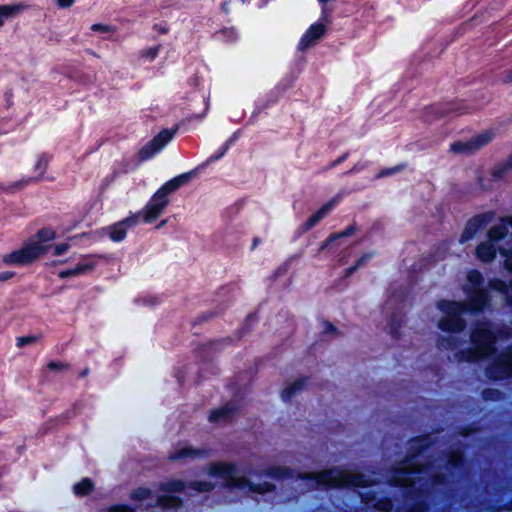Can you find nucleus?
I'll use <instances>...</instances> for the list:
<instances>
[{"label":"nucleus","instance_id":"393cba45","mask_svg":"<svg viewBox=\"0 0 512 512\" xmlns=\"http://www.w3.org/2000/svg\"><path fill=\"white\" fill-rule=\"evenodd\" d=\"M509 174H512V153L505 161L496 164L490 172L493 181L504 180Z\"/></svg>","mask_w":512,"mask_h":512},{"label":"nucleus","instance_id":"20e7f679","mask_svg":"<svg viewBox=\"0 0 512 512\" xmlns=\"http://www.w3.org/2000/svg\"><path fill=\"white\" fill-rule=\"evenodd\" d=\"M238 466L233 462H212L208 466V475L225 480V486L230 489L247 488L255 494H266L276 490V485L272 482L263 481L261 483H253L247 477H236Z\"/></svg>","mask_w":512,"mask_h":512},{"label":"nucleus","instance_id":"9d476101","mask_svg":"<svg viewBox=\"0 0 512 512\" xmlns=\"http://www.w3.org/2000/svg\"><path fill=\"white\" fill-rule=\"evenodd\" d=\"M466 301H460L461 308L469 314L483 313L491 304V296L488 289H464Z\"/></svg>","mask_w":512,"mask_h":512},{"label":"nucleus","instance_id":"8fccbe9b","mask_svg":"<svg viewBox=\"0 0 512 512\" xmlns=\"http://www.w3.org/2000/svg\"><path fill=\"white\" fill-rule=\"evenodd\" d=\"M216 33L226 37L229 41H235L237 39V31L235 28H223Z\"/></svg>","mask_w":512,"mask_h":512},{"label":"nucleus","instance_id":"37998d69","mask_svg":"<svg viewBox=\"0 0 512 512\" xmlns=\"http://www.w3.org/2000/svg\"><path fill=\"white\" fill-rule=\"evenodd\" d=\"M161 46L156 45L153 47H149L140 52V57L143 59H147L149 61H153L159 54Z\"/></svg>","mask_w":512,"mask_h":512},{"label":"nucleus","instance_id":"0e129e2a","mask_svg":"<svg viewBox=\"0 0 512 512\" xmlns=\"http://www.w3.org/2000/svg\"><path fill=\"white\" fill-rule=\"evenodd\" d=\"M474 431H476V428H474L472 425H467L461 428L459 434L463 437H467Z\"/></svg>","mask_w":512,"mask_h":512},{"label":"nucleus","instance_id":"e2e57ef3","mask_svg":"<svg viewBox=\"0 0 512 512\" xmlns=\"http://www.w3.org/2000/svg\"><path fill=\"white\" fill-rule=\"evenodd\" d=\"M76 0H55L56 5L60 9L70 8Z\"/></svg>","mask_w":512,"mask_h":512},{"label":"nucleus","instance_id":"cd10ccee","mask_svg":"<svg viewBox=\"0 0 512 512\" xmlns=\"http://www.w3.org/2000/svg\"><path fill=\"white\" fill-rule=\"evenodd\" d=\"M27 8L28 6L23 3L0 5V27L4 25L6 19L16 16Z\"/></svg>","mask_w":512,"mask_h":512},{"label":"nucleus","instance_id":"6ab92c4d","mask_svg":"<svg viewBox=\"0 0 512 512\" xmlns=\"http://www.w3.org/2000/svg\"><path fill=\"white\" fill-rule=\"evenodd\" d=\"M211 456V450L207 448H194L191 446L177 449L168 456L170 461H180L187 458H208Z\"/></svg>","mask_w":512,"mask_h":512},{"label":"nucleus","instance_id":"c03bdc74","mask_svg":"<svg viewBox=\"0 0 512 512\" xmlns=\"http://www.w3.org/2000/svg\"><path fill=\"white\" fill-rule=\"evenodd\" d=\"M141 218L140 211L134 214H131L130 216L122 219L120 222L125 226V228L128 230V228L135 227L139 223V219Z\"/></svg>","mask_w":512,"mask_h":512},{"label":"nucleus","instance_id":"b1692460","mask_svg":"<svg viewBox=\"0 0 512 512\" xmlns=\"http://www.w3.org/2000/svg\"><path fill=\"white\" fill-rule=\"evenodd\" d=\"M231 337H225L221 339L211 340L207 343L201 344L197 346L195 349V354L198 358L201 359V361H207L210 357L211 351L215 350L218 346H220L222 343H232Z\"/></svg>","mask_w":512,"mask_h":512},{"label":"nucleus","instance_id":"c756f323","mask_svg":"<svg viewBox=\"0 0 512 512\" xmlns=\"http://www.w3.org/2000/svg\"><path fill=\"white\" fill-rule=\"evenodd\" d=\"M105 232L113 242H121L127 235V229L120 221L106 227Z\"/></svg>","mask_w":512,"mask_h":512},{"label":"nucleus","instance_id":"f3484780","mask_svg":"<svg viewBox=\"0 0 512 512\" xmlns=\"http://www.w3.org/2000/svg\"><path fill=\"white\" fill-rule=\"evenodd\" d=\"M338 201L337 197L323 204L315 213H313L304 223L298 227V233L304 234L315 227L327 214L335 207Z\"/></svg>","mask_w":512,"mask_h":512},{"label":"nucleus","instance_id":"4d7b16f0","mask_svg":"<svg viewBox=\"0 0 512 512\" xmlns=\"http://www.w3.org/2000/svg\"><path fill=\"white\" fill-rule=\"evenodd\" d=\"M360 499L363 504L368 505L376 499V493L374 491L361 493Z\"/></svg>","mask_w":512,"mask_h":512},{"label":"nucleus","instance_id":"2f4dec72","mask_svg":"<svg viewBox=\"0 0 512 512\" xmlns=\"http://www.w3.org/2000/svg\"><path fill=\"white\" fill-rule=\"evenodd\" d=\"M178 127L175 126L172 129H162L156 136L152 138L154 143L157 145V147L161 150L164 148L165 145H167L175 135Z\"/></svg>","mask_w":512,"mask_h":512},{"label":"nucleus","instance_id":"a878e982","mask_svg":"<svg viewBox=\"0 0 512 512\" xmlns=\"http://www.w3.org/2000/svg\"><path fill=\"white\" fill-rule=\"evenodd\" d=\"M308 377L296 379L293 383L286 386L281 392V398L284 402H289L298 392L302 391L308 384Z\"/></svg>","mask_w":512,"mask_h":512},{"label":"nucleus","instance_id":"4be33fe9","mask_svg":"<svg viewBox=\"0 0 512 512\" xmlns=\"http://www.w3.org/2000/svg\"><path fill=\"white\" fill-rule=\"evenodd\" d=\"M512 215L501 218V224L492 226L487 232V241L497 245L500 241L504 240L508 236V226L512 228L510 224Z\"/></svg>","mask_w":512,"mask_h":512},{"label":"nucleus","instance_id":"2eb2a0df","mask_svg":"<svg viewBox=\"0 0 512 512\" xmlns=\"http://www.w3.org/2000/svg\"><path fill=\"white\" fill-rule=\"evenodd\" d=\"M327 32V28L323 23L316 22L309 26L305 33L301 36L298 43V50L305 51L313 46L316 41L320 40Z\"/></svg>","mask_w":512,"mask_h":512},{"label":"nucleus","instance_id":"4468645a","mask_svg":"<svg viewBox=\"0 0 512 512\" xmlns=\"http://www.w3.org/2000/svg\"><path fill=\"white\" fill-rule=\"evenodd\" d=\"M51 158L52 156L46 152L39 154L37 161L35 162L33 167L34 171L38 172L37 177L22 178L21 180L15 181L8 186H5L4 184L0 183V189L5 192L13 193L19 189H22L30 182L41 180L48 169Z\"/></svg>","mask_w":512,"mask_h":512},{"label":"nucleus","instance_id":"0eeeda50","mask_svg":"<svg viewBox=\"0 0 512 512\" xmlns=\"http://www.w3.org/2000/svg\"><path fill=\"white\" fill-rule=\"evenodd\" d=\"M460 301L441 299L437 308L443 313L437 327L445 333L458 334L465 330L466 320L462 317L466 312L461 308Z\"/></svg>","mask_w":512,"mask_h":512},{"label":"nucleus","instance_id":"6e6d98bb","mask_svg":"<svg viewBox=\"0 0 512 512\" xmlns=\"http://www.w3.org/2000/svg\"><path fill=\"white\" fill-rule=\"evenodd\" d=\"M323 333L324 334H339L337 327L330 321H323Z\"/></svg>","mask_w":512,"mask_h":512},{"label":"nucleus","instance_id":"69168bd1","mask_svg":"<svg viewBox=\"0 0 512 512\" xmlns=\"http://www.w3.org/2000/svg\"><path fill=\"white\" fill-rule=\"evenodd\" d=\"M14 276H15V272H13V271H2V272H0V282L10 280Z\"/></svg>","mask_w":512,"mask_h":512},{"label":"nucleus","instance_id":"f8f14e48","mask_svg":"<svg viewBox=\"0 0 512 512\" xmlns=\"http://www.w3.org/2000/svg\"><path fill=\"white\" fill-rule=\"evenodd\" d=\"M469 112L466 103L462 100H452L434 103L425 108L427 118H443L450 114L463 115Z\"/></svg>","mask_w":512,"mask_h":512},{"label":"nucleus","instance_id":"c85d7f7f","mask_svg":"<svg viewBox=\"0 0 512 512\" xmlns=\"http://www.w3.org/2000/svg\"><path fill=\"white\" fill-rule=\"evenodd\" d=\"M467 284L463 286L464 289H485L484 282L485 278L481 271L478 269H471L466 275Z\"/></svg>","mask_w":512,"mask_h":512},{"label":"nucleus","instance_id":"9b49d317","mask_svg":"<svg viewBox=\"0 0 512 512\" xmlns=\"http://www.w3.org/2000/svg\"><path fill=\"white\" fill-rule=\"evenodd\" d=\"M494 217V211H485L469 218L459 237V244L464 245L474 239L478 233L482 232L493 221Z\"/></svg>","mask_w":512,"mask_h":512},{"label":"nucleus","instance_id":"6e6552de","mask_svg":"<svg viewBox=\"0 0 512 512\" xmlns=\"http://www.w3.org/2000/svg\"><path fill=\"white\" fill-rule=\"evenodd\" d=\"M489 380L500 381L512 378V345L506 347L487 367Z\"/></svg>","mask_w":512,"mask_h":512},{"label":"nucleus","instance_id":"473e14b6","mask_svg":"<svg viewBox=\"0 0 512 512\" xmlns=\"http://www.w3.org/2000/svg\"><path fill=\"white\" fill-rule=\"evenodd\" d=\"M159 151H160V149L157 147V145L151 139L144 146H142L140 148V150L138 151V159L140 162L147 161V160L153 158Z\"/></svg>","mask_w":512,"mask_h":512},{"label":"nucleus","instance_id":"052dcab7","mask_svg":"<svg viewBox=\"0 0 512 512\" xmlns=\"http://www.w3.org/2000/svg\"><path fill=\"white\" fill-rule=\"evenodd\" d=\"M70 245L68 243H60L54 246L53 255L60 256L68 251Z\"/></svg>","mask_w":512,"mask_h":512},{"label":"nucleus","instance_id":"7c9ffc66","mask_svg":"<svg viewBox=\"0 0 512 512\" xmlns=\"http://www.w3.org/2000/svg\"><path fill=\"white\" fill-rule=\"evenodd\" d=\"M95 489V484L90 478H83L73 486L76 496L84 497L90 495Z\"/></svg>","mask_w":512,"mask_h":512},{"label":"nucleus","instance_id":"f704fd0d","mask_svg":"<svg viewBox=\"0 0 512 512\" xmlns=\"http://www.w3.org/2000/svg\"><path fill=\"white\" fill-rule=\"evenodd\" d=\"M509 282L500 279V278H492L488 282L489 290L496 291L501 293L504 297L508 295Z\"/></svg>","mask_w":512,"mask_h":512},{"label":"nucleus","instance_id":"13d9d810","mask_svg":"<svg viewBox=\"0 0 512 512\" xmlns=\"http://www.w3.org/2000/svg\"><path fill=\"white\" fill-rule=\"evenodd\" d=\"M501 511L512 512V497L504 504H501L497 507L492 506L491 512H501Z\"/></svg>","mask_w":512,"mask_h":512},{"label":"nucleus","instance_id":"c9c22d12","mask_svg":"<svg viewBox=\"0 0 512 512\" xmlns=\"http://www.w3.org/2000/svg\"><path fill=\"white\" fill-rule=\"evenodd\" d=\"M187 486L199 493H209L214 490L215 484L210 481H190Z\"/></svg>","mask_w":512,"mask_h":512},{"label":"nucleus","instance_id":"a18cd8bd","mask_svg":"<svg viewBox=\"0 0 512 512\" xmlns=\"http://www.w3.org/2000/svg\"><path fill=\"white\" fill-rule=\"evenodd\" d=\"M108 512H136L135 508L129 504L117 503L108 508Z\"/></svg>","mask_w":512,"mask_h":512},{"label":"nucleus","instance_id":"de8ad7c7","mask_svg":"<svg viewBox=\"0 0 512 512\" xmlns=\"http://www.w3.org/2000/svg\"><path fill=\"white\" fill-rule=\"evenodd\" d=\"M390 334L391 336L398 340L401 336L400 328H401V321H396L394 317L391 318L390 324Z\"/></svg>","mask_w":512,"mask_h":512},{"label":"nucleus","instance_id":"bf43d9fd","mask_svg":"<svg viewBox=\"0 0 512 512\" xmlns=\"http://www.w3.org/2000/svg\"><path fill=\"white\" fill-rule=\"evenodd\" d=\"M215 316H216L215 312H212V311L204 312L196 318V320L194 321V324H202V323L207 322L208 320L214 318Z\"/></svg>","mask_w":512,"mask_h":512},{"label":"nucleus","instance_id":"ddd939ff","mask_svg":"<svg viewBox=\"0 0 512 512\" xmlns=\"http://www.w3.org/2000/svg\"><path fill=\"white\" fill-rule=\"evenodd\" d=\"M493 138L494 133L492 131H485L468 141H454L451 143L449 150L455 154H474L492 142Z\"/></svg>","mask_w":512,"mask_h":512},{"label":"nucleus","instance_id":"4c0bfd02","mask_svg":"<svg viewBox=\"0 0 512 512\" xmlns=\"http://www.w3.org/2000/svg\"><path fill=\"white\" fill-rule=\"evenodd\" d=\"M374 508L380 512H390L393 509V500L389 496H383L376 500Z\"/></svg>","mask_w":512,"mask_h":512},{"label":"nucleus","instance_id":"ea45409f","mask_svg":"<svg viewBox=\"0 0 512 512\" xmlns=\"http://www.w3.org/2000/svg\"><path fill=\"white\" fill-rule=\"evenodd\" d=\"M41 339L40 335L21 336L16 339V346L21 348L26 345L34 344Z\"/></svg>","mask_w":512,"mask_h":512},{"label":"nucleus","instance_id":"338daca9","mask_svg":"<svg viewBox=\"0 0 512 512\" xmlns=\"http://www.w3.org/2000/svg\"><path fill=\"white\" fill-rule=\"evenodd\" d=\"M239 134H240V130L233 132L232 135L224 143L226 145H228L229 147H231L233 145V143L238 139Z\"/></svg>","mask_w":512,"mask_h":512},{"label":"nucleus","instance_id":"603ef678","mask_svg":"<svg viewBox=\"0 0 512 512\" xmlns=\"http://www.w3.org/2000/svg\"><path fill=\"white\" fill-rule=\"evenodd\" d=\"M373 252H366L362 254L354 263V266L357 268V270L367 264V262L373 257Z\"/></svg>","mask_w":512,"mask_h":512},{"label":"nucleus","instance_id":"dca6fc26","mask_svg":"<svg viewBox=\"0 0 512 512\" xmlns=\"http://www.w3.org/2000/svg\"><path fill=\"white\" fill-rule=\"evenodd\" d=\"M95 255H84L82 256V261L78 262L73 268L63 269L58 272V277L60 279H66L70 277H76L80 275H84L88 272L93 271L97 262L93 260Z\"/></svg>","mask_w":512,"mask_h":512},{"label":"nucleus","instance_id":"680f3d73","mask_svg":"<svg viewBox=\"0 0 512 512\" xmlns=\"http://www.w3.org/2000/svg\"><path fill=\"white\" fill-rule=\"evenodd\" d=\"M229 149H230V147L228 145H226L225 143H223L221 145V147L218 149V151L210 157V159L213 161L219 160L227 153V151Z\"/></svg>","mask_w":512,"mask_h":512},{"label":"nucleus","instance_id":"864d4df0","mask_svg":"<svg viewBox=\"0 0 512 512\" xmlns=\"http://www.w3.org/2000/svg\"><path fill=\"white\" fill-rule=\"evenodd\" d=\"M349 155H350L349 151H346L341 156H339L337 159L330 162L329 165L324 170L327 171V170H330V169H333V168L339 166L340 164H342L343 162H345L348 159Z\"/></svg>","mask_w":512,"mask_h":512},{"label":"nucleus","instance_id":"e433bc0d","mask_svg":"<svg viewBox=\"0 0 512 512\" xmlns=\"http://www.w3.org/2000/svg\"><path fill=\"white\" fill-rule=\"evenodd\" d=\"M152 496V490L148 487H137L130 493V499L134 501H143Z\"/></svg>","mask_w":512,"mask_h":512},{"label":"nucleus","instance_id":"412c9836","mask_svg":"<svg viewBox=\"0 0 512 512\" xmlns=\"http://www.w3.org/2000/svg\"><path fill=\"white\" fill-rule=\"evenodd\" d=\"M499 248L497 245L485 240L475 247L474 255L482 263H492L499 253Z\"/></svg>","mask_w":512,"mask_h":512},{"label":"nucleus","instance_id":"a211bd4d","mask_svg":"<svg viewBox=\"0 0 512 512\" xmlns=\"http://www.w3.org/2000/svg\"><path fill=\"white\" fill-rule=\"evenodd\" d=\"M431 442L428 436H416L409 440L405 462H411L422 455L429 447Z\"/></svg>","mask_w":512,"mask_h":512},{"label":"nucleus","instance_id":"a19ab883","mask_svg":"<svg viewBox=\"0 0 512 512\" xmlns=\"http://www.w3.org/2000/svg\"><path fill=\"white\" fill-rule=\"evenodd\" d=\"M430 482L434 486L446 485L449 481L448 475L442 472H436L430 475Z\"/></svg>","mask_w":512,"mask_h":512},{"label":"nucleus","instance_id":"7ed1b4c3","mask_svg":"<svg viewBox=\"0 0 512 512\" xmlns=\"http://www.w3.org/2000/svg\"><path fill=\"white\" fill-rule=\"evenodd\" d=\"M55 237L56 232L52 228L43 227L30 237L20 249L5 254L2 261L11 266L31 265L47 253L49 246L45 243L54 240Z\"/></svg>","mask_w":512,"mask_h":512},{"label":"nucleus","instance_id":"f03ea898","mask_svg":"<svg viewBox=\"0 0 512 512\" xmlns=\"http://www.w3.org/2000/svg\"><path fill=\"white\" fill-rule=\"evenodd\" d=\"M470 341L472 347L455 352L454 357L458 362L476 363L496 352L497 334L488 321L480 322L472 329Z\"/></svg>","mask_w":512,"mask_h":512},{"label":"nucleus","instance_id":"aec40b11","mask_svg":"<svg viewBox=\"0 0 512 512\" xmlns=\"http://www.w3.org/2000/svg\"><path fill=\"white\" fill-rule=\"evenodd\" d=\"M237 411V406L232 402H228L219 408L211 410L208 420L211 423L228 422L232 420Z\"/></svg>","mask_w":512,"mask_h":512},{"label":"nucleus","instance_id":"58836bf2","mask_svg":"<svg viewBox=\"0 0 512 512\" xmlns=\"http://www.w3.org/2000/svg\"><path fill=\"white\" fill-rule=\"evenodd\" d=\"M499 254L504 257V268L512 274V249L501 247Z\"/></svg>","mask_w":512,"mask_h":512},{"label":"nucleus","instance_id":"423d86ee","mask_svg":"<svg viewBox=\"0 0 512 512\" xmlns=\"http://www.w3.org/2000/svg\"><path fill=\"white\" fill-rule=\"evenodd\" d=\"M418 472L419 470L405 467H394L391 470L389 484L393 487L406 488V496L414 500L404 512H428L430 508L429 502L421 498L425 493L424 489L415 487L413 481L409 485L406 484L407 478Z\"/></svg>","mask_w":512,"mask_h":512},{"label":"nucleus","instance_id":"f257e3e1","mask_svg":"<svg viewBox=\"0 0 512 512\" xmlns=\"http://www.w3.org/2000/svg\"><path fill=\"white\" fill-rule=\"evenodd\" d=\"M264 476L274 480L291 479L294 476L297 479L305 481H314L315 488L337 489V488H367L374 482L362 473L352 474L340 467H332L318 472H297L290 467L272 465L266 468Z\"/></svg>","mask_w":512,"mask_h":512},{"label":"nucleus","instance_id":"1a4fd4ad","mask_svg":"<svg viewBox=\"0 0 512 512\" xmlns=\"http://www.w3.org/2000/svg\"><path fill=\"white\" fill-rule=\"evenodd\" d=\"M186 488V483L180 479H171L165 482H160L158 490L165 494L157 497V505L162 508H178L182 506L183 499L180 496L173 495V493H182Z\"/></svg>","mask_w":512,"mask_h":512},{"label":"nucleus","instance_id":"5fc2aeb1","mask_svg":"<svg viewBox=\"0 0 512 512\" xmlns=\"http://www.w3.org/2000/svg\"><path fill=\"white\" fill-rule=\"evenodd\" d=\"M68 367L69 365L67 363L61 361H50L47 364V368L50 371H62L67 369Z\"/></svg>","mask_w":512,"mask_h":512},{"label":"nucleus","instance_id":"09e8293b","mask_svg":"<svg viewBox=\"0 0 512 512\" xmlns=\"http://www.w3.org/2000/svg\"><path fill=\"white\" fill-rule=\"evenodd\" d=\"M405 168L404 164H399L391 168H385L379 171L378 177H386L402 171Z\"/></svg>","mask_w":512,"mask_h":512},{"label":"nucleus","instance_id":"bb28decb","mask_svg":"<svg viewBox=\"0 0 512 512\" xmlns=\"http://www.w3.org/2000/svg\"><path fill=\"white\" fill-rule=\"evenodd\" d=\"M357 230H358V226H357L356 222L351 223L343 231L330 234L326 238V240L321 244L320 249H324V248L331 246L337 240L354 235Z\"/></svg>","mask_w":512,"mask_h":512},{"label":"nucleus","instance_id":"774afa93","mask_svg":"<svg viewBox=\"0 0 512 512\" xmlns=\"http://www.w3.org/2000/svg\"><path fill=\"white\" fill-rule=\"evenodd\" d=\"M508 295H505V300L509 306L512 307V280L509 281Z\"/></svg>","mask_w":512,"mask_h":512},{"label":"nucleus","instance_id":"39448f33","mask_svg":"<svg viewBox=\"0 0 512 512\" xmlns=\"http://www.w3.org/2000/svg\"><path fill=\"white\" fill-rule=\"evenodd\" d=\"M193 176V171L185 172L165 182L151 196L146 205L140 210L142 221L146 224L155 222L169 205V195L187 184Z\"/></svg>","mask_w":512,"mask_h":512},{"label":"nucleus","instance_id":"72a5a7b5","mask_svg":"<svg viewBox=\"0 0 512 512\" xmlns=\"http://www.w3.org/2000/svg\"><path fill=\"white\" fill-rule=\"evenodd\" d=\"M461 344V340L454 336H439L436 346L439 350H454Z\"/></svg>","mask_w":512,"mask_h":512},{"label":"nucleus","instance_id":"3c124183","mask_svg":"<svg viewBox=\"0 0 512 512\" xmlns=\"http://www.w3.org/2000/svg\"><path fill=\"white\" fill-rule=\"evenodd\" d=\"M258 321L257 314L255 312L249 313L243 324L242 330L243 333H246L249 330V327Z\"/></svg>","mask_w":512,"mask_h":512},{"label":"nucleus","instance_id":"79ce46f5","mask_svg":"<svg viewBox=\"0 0 512 512\" xmlns=\"http://www.w3.org/2000/svg\"><path fill=\"white\" fill-rule=\"evenodd\" d=\"M481 396L486 401H497L501 398V391L494 388H485L483 389Z\"/></svg>","mask_w":512,"mask_h":512},{"label":"nucleus","instance_id":"5701e85b","mask_svg":"<svg viewBox=\"0 0 512 512\" xmlns=\"http://www.w3.org/2000/svg\"><path fill=\"white\" fill-rule=\"evenodd\" d=\"M466 465V457L461 448L451 449L448 452L446 468L450 471H461Z\"/></svg>","mask_w":512,"mask_h":512},{"label":"nucleus","instance_id":"49530a36","mask_svg":"<svg viewBox=\"0 0 512 512\" xmlns=\"http://www.w3.org/2000/svg\"><path fill=\"white\" fill-rule=\"evenodd\" d=\"M90 29L93 32H99V33H110V32H114L116 30L115 26L108 25V24H102V23H94L91 25Z\"/></svg>","mask_w":512,"mask_h":512}]
</instances>
